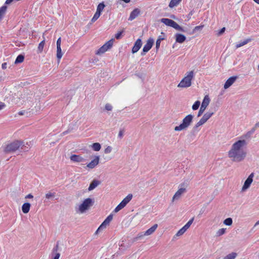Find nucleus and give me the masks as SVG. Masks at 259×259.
Segmentation results:
<instances>
[{
	"instance_id": "nucleus-1",
	"label": "nucleus",
	"mask_w": 259,
	"mask_h": 259,
	"mask_svg": "<svg viewBox=\"0 0 259 259\" xmlns=\"http://www.w3.org/2000/svg\"><path fill=\"white\" fill-rule=\"evenodd\" d=\"M247 142L244 140H239L234 143L228 152V157L234 162H240L244 159L246 156L245 150Z\"/></svg>"
},
{
	"instance_id": "nucleus-2",
	"label": "nucleus",
	"mask_w": 259,
	"mask_h": 259,
	"mask_svg": "<svg viewBox=\"0 0 259 259\" xmlns=\"http://www.w3.org/2000/svg\"><path fill=\"white\" fill-rule=\"evenodd\" d=\"M94 203V200L91 198L85 199L82 203L75 207V210L77 213H83L87 210H89Z\"/></svg>"
},
{
	"instance_id": "nucleus-3",
	"label": "nucleus",
	"mask_w": 259,
	"mask_h": 259,
	"mask_svg": "<svg viewBox=\"0 0 259 259\" xmlns=\"http://www.w3.org/2000/svg\"><path fill=\"white\" fill-rule=\"evenodd\" d=\"M21 148L25 151H27L28 147H26L23 144V142L19 141H15L8 145L5 148V151L6 153L13 152Z\"/></svg>"
},
{
	"instance_id": "nucleus-4",
	"label": "nucleus",
	"mask_w": 259,
	"mask_h": 259,
	"mask_svg": "<svg viewBox=\"0 0 259 259\" xmlns=\"http://www.w3.org/2000/svg\"><path fill=\"white\" fill-rule=\"evenodd\" d=\"M194 72L192 70L187 72L185 77L182 79L180 82L178 84V87L181 88H187L191 85L192 80L194 77Z\"/></svg>"
},
{
	"instance_id": "nucleus-5",
	"label": "nucleus",
	"mask_w": 259,
	"mask_h": 259,
	"mask_svg": "<svg viewBox=\"0 0 259 259\" xmlns=\"http://www.w3.org/2000/svg\"><path fill=\"white\" fill-rule=\"evenodd\" d=\"M193 115L192 114L187 115L182 121V123L179 126L175 127V131H181L187 129L191 124L193 119Z\"/></svg>"
},
{
	"instance_id": "nucleus-6",
	"label": "nucleus",
	"mask_w": 259,
	"mask_h": 259,
	"mask_svg": "<svg viewBox=\"0 0 259 259\" xmlns=\"http://www.w3.org/2000/svg\"><path fill=\"white\" fill-rule=\"evenodd\" d=\"M160 21L166 25L172 27L177 30L184 31L183 28L172 20L168 18H162L160 20Z\"/></svg>"
},
{
	"instance_id": "nucleus-7",
	"label": "nucleus",
	"mask_w": 259,
	"mask_h": 259,
	"mask_svg": "<svg viewBox=\"0 0 259 259\" xmlns=\"http://www.w3.org/2000/svg\"><path fill=\"white\" fill-rule=\"evenodd\" d=\"M114 39L112 38L109 41H107L104 45H103L101 48H100L97 51L96 54L101 55L104 54L108 50L110 49L113 44Z\"/></svg>"
},
{
	"instance_id": "nucleus-8",
	"label": "nucleus",
	"mask_w": 259,
	"mask_h": 259,
	"mask_svg": "<svg viewBox=\"0 0 259 259\" xmlns=\"http://www.w3.org/2000/svg\"><path fill=\"white\" fill-rule=\"evenodd\" d=\"M180 186V188L176 192L172 197V201H174L175 200H178L181 197V195L186 192L188 184L187 183H183L181 184Z\"/></svg>"
},
{
	"instance_id": "nucleus-9",
	"label": "nucleus",
	"mask_w": 259,
	"mask_h": 259,
	"mask_svg": "<svg viewBox=\"0 0 259 259\" xmlns=\"http://www.w3.org/2000/svg\"><path fill=\"white\" fill-rule=\"evenodd\" d=\"M210 102V99L208 95H205L203 100L200 109L198 111L197 116H200L204 112Z\"/></svg>"
},
{
	"instance_id": "nucleus-10",
	"label": "nucleus",
	"mask_w": 259,
	"mask_h": 259,
	"mask_svg": "<svg viewBox=\"0 0 259 259\" xmlns=\"http://www.w3.org/2000/svg\"><path fill=\"white\" fill-rule=\"evenodd\" d=\"M254 173L252 172L248 177L247 179L245 180L243 186L242 187L241 191L242 192L246 191L250 187L251 183L253 182V178H254Z\"/></svg>"
},
{
	"instance_id": "nucleus-11",
	"label": "nucleus",
	"mask_w": 259,
	"mask_h": 259,
	"mask_svg": "<svg viewBox=\"0 0 259 259\" xmlns=\"http://www.w3.org/2000/svg\"><path fill=\"white\" fill-rule=\"evenodd\" d=\"M154 43L153 38H150L147 41L146 44L144 45L143 48V51L141 53L142 55H144L147 52H148L152 48Z\"/></svg>"
},
{
	"instance_id": "nucleus-12",
	"label": "nucleus",
	"mask_w": 259,
	"mask_h": 259,
	"mask_svg": "<svg viewBox=\"0 0 259 259\" xmlns=\"http://www.w3.org/2000/svg\"><path fill=\"white\" fill-rule=\"evenodd\" d=\"M112 219H113L112 214H110L109 215H108L107 217V218L104 220V221L102 223V224L98 228L96 232L100 231L104 229L105 228H106L107 226H108L109 225V224L112 220Z\"/></svg>"
},
{
	"instance_id": "nucleus-13",
	"label": "nucleus",
	"mask_w": 259,
	"mask_h": 259,
	"mask_svg": "<svg viewBox=\"0 0 259 259\" xmlns=\"http://www.w3.org/2000/svg\"><path fill=\"white\" fill-rule=\"evenodd\" d=\"M100 156H96L93 160L87 165V167L90 169L95 168L99 163Z\"/></svg>"
},
{
	"instance_id": "nucleus-14",
	"label": "nucleus",
	"mask_w": 259,
	"mask_h": 259,
	"mask_svg": "<svg viewBox=\"0 0 259 259\" xmlns=\"http://www.w3.org/2000/svg\"><path fill=\"white\" fill-rule=\"evenodd\" d=\"M254 133V128H251L249 131L247 132L246 134L243 135L240 140H244L248 143L251 135Z\"/></svg>"
},
{
	"instance_id": "nucleus-15",
	"label": "nucleus",
	"mask_w": 259,
	"mask_h": 259,
	"mask_svg": "<svg viewBox=\"0 0 259 259\" xmlns=\"http://www.w3.org/2000/svg\"><path fill=\"white\" fill-rule=\"evenodd\" d=\"M237 77V76H232L229 78L226 82L225 83L224 88L225 89L229 88L231 85L233 84V83L235 81Z\"/></svg>"
},
{
	"instance_id": "nucleus-16",
	"label": "nucleus",
	"mask_w": 259,
	"mask_h": 259,
	"mask_svg": "<svg viewBox=\"0 0 259 259\" xmlns=\"http://www.w3.org/2000/svg\"><path fill=\"white\" fill-rule=\"evenodd\" d=\"M142 40L140 38H138L135 42L134 46L132 49L133 53L137 52L142 46Z\"/></svg>"
},
{
	"instance_id": "nucleus-17",
	"label": "nucleus",
	"mask_w": 259,
	"mask_h": 259,
	"mask_svg": "<svg viewBox=\"0 0 259 259\" xmlns=\"http://www.w3.org/2000/svg\"><path fill=\"white\" fill-rule=\"evenodd\" d=\"M140 10L138 8L135 9L130 14L128 20L132 21L136 18L140 14Z\"/></svg>"
},
{
	"instance_id": "nucleus-18",
	"label": "nucleus",
	"mask_w": 259,
	"mask_h": 259,
	"mask_svg": "<svg viewBox=\"0 0 259 259\" xmlns=\"http://www.w3.org/2000/svg\"><path fill=\"white\" fill-rule=\"evenodd\" d=\"M70 158L73 162H81L84 161V159L79 155L72 154Z\"/></svg>"
},
{
	"instance_id": "nucleus-19",
	"label": "nucleus",
	"mask_w": 259,
	"mask_h": 259,
	"mask_svg": "<svg viewBox=\"0 0 259 259\" xmlns=\"http://www.w3.org/2000/svg\"><path fill=\"white\" fill-rule=\"evenodd\" d=\"M59 250V243H57L56 246L53 248L52 250V254H54V256L53 259H59L60 256V253L58 252Z\"/></svg>"
},
{
	"instance_id": "nucleus-20",
	"label": "nucleus",
	"mask_w": 259,
	"mask_h": 259,
	"mask_svg": "<svg viewBox=\"0 0 259 259\" xmlns=\"http://www.w3.org/2000/svg\"><path fill=\"white\" fill-rule=\"evenodd\" d=\"M175 36L176 42L179 43H183L186 39V37L184 35L180 33H177Z\"/></svg>"
},
{
	"instance_id": "nucleus-21",
	"label": "nucleus",
	"mask_w": 259,
	"mask_h": 259,
	"mask_svg": "<svg viewBox=\"0 0 259 259\" xmlns=\"http://www.w3.org/2000/svg\"><path fill=\"white\" fill-rule=\"evenodd\" d=\"M158 227L157 224H154L152 227L148 229L145 232L144 235L146 236H149L152 234L156 230Z\"/></svg>"
},
{
	"instance_id": "nucleus-22",
	"label": "nucleus",
	"mask_w": 259,
	"mask_h": 259,
	"mask_svg": "<svg viewBox=\"0 0 259 259\" xmlns=\"http://www.w3.org/2000/svg\"><path fill=\"white\" fill-rule=\"evenodd\" d=\"M100 183H101L100 181L97 180H94L90 184L89 187L88 188V190L89 191L93 190L96 187H97L99 185H100Z\"/></svg>"
},
{
	"instance_id": "nucleus-23",
	"label": "nucleus",
	"mask_w": 259,
	"mask_h": 259,
	"mask_svg": "<svg viewBox=\"0 0 259 259\" xmlns=\"http://www.w3.org/2000/svg\"><path fill=\"white\" fill-rule=\"evenodd\" d=\"M30 204L28 202L24 203L22 206V210L24 213H27L30 208Z\"/></svg>"
},
{
	"instance_id": "nucleus-24",
	"label": "nucleus",
	"mask_w": 259,
	"mask_h": 259,
	"mask_svg": "<svg viewBox=\"0 0 259 259\" xmlns=\"http://www.w3.org/2000/svg\"><path fill=\"white\" fill-rule=\"evenodd\" d=\"M133 198V195L132 194H129L126 197H125L121 202V203L124 206L126 205L132 200Z\"/></svg>"
},
{
	"instance_id": "nucleus-25",
	"label": "nucleus",
	"mask_w": 259,
	"mask_h": 259,
	"mask_svg": "<svg viewBox=\"0 0 259 259\" xmlns=\"http://www.w3.org/2000/svg\"><path fill=\"white\" fill-rule=\"evenodd\" d=\"M213 114V112H207L203 115L201 118L206 122Z\"/></svg>"
},
{
	"instance_id": "nucleus-26",
	"label": "nucleus",
	"mask_w": 259,
	"mask_h": 259,
	"mask_svg": "<svg viewBox=\"0 0 259 259\" xmlns=\"http://www.w3.org/2000/svg\"><path fill=\"white\" fill-rule=\"evenodd\" d=\"M182 0H171L169 4V7L170 8H172L177 6H178Z\"/></svg>"
},
{
	"instance_id": "nucleus-27",
	"label": "nucleus",
	"mask_w": 259,
	"mask_h": 259,
	"mask_svg": "<svg viewBox=\"0 0 259 259\" xmlns=\"http://www.w3.org/2000/svg\"><path fill=\"white\" fill-rule=\"evenodd\" d=\"M105 7V5L104 2L101 3L98 5L96 11L101 14Z\"/></svg>"
},
{
	"instance_id": "nucleus-28",
	"label": "nucleus",
	"mask_w": 259,
	"mask_h": 259,
	"mask_svg": "<svg viewBox=\"0 0 259 259\" xmlns=\"http://www.w3.org/2000/svg\"><path fill=\"white\" fill-rule=\"evenodd\" d=\"M7 7L6 6H3L0 8V20L4 16L7 11Z\"/></svg>"
},
{
	"instance_id": "nucleus-29",
	"label": "nucleus",
	"mask_w": 259,
	"mask_h": 259,
	"mask_svg": "<svg viewBox=\"0 0 259 259\" xmlns=\"http://www.w3.org/2000/svg\"><path fill=\"white\" fill-rule=\"evenodd\" d=\"M237 255V253L232 252L225 256L223 259H235Z\"/></svg>"
},
{
	"instance_id": "nucleus-30",
	"label": "nucleus",
	"mask_w": 259,
	"mask_h": 259,
	"mask_svg": "<svg viewBox=\"0 0 259 259\" xmlns=\"http://www.w3.org/2000/svg\"><path fill=\"white\" fill-rule=\"evenodd\" d=\"M93 149L95 151H99L101 149V146L100 143H95L92 145Z\"/></svg>"
},
{
	"instance_id": "nucleus-31",
	"label": "nucleus",
	"mask_w": 259,
	"mask_h": 259,
	"mask_svg": "<svg viewBox=\"0 0 259 259\" xmlns=\"http://www.w3.org/2000/svg\"><path fill=\"white\" fill-rule=\"evenodd\" d=\"M24 59V57L22 55H19L17 56L16 59L15 61V64L21 63Z\"/></svg>"
},
{
	"instance_id": "nucleus-32",
	"label": "nucleus",
	"mask_w": 259,
	"mask_h": 259,
	"mask_svg": "<svg viewBox=\"0 0 259 259\" xmlns=\"http://www.w3.org/2000/svg\"><path fill=\"white\" fill-rule=\"evenodd\" d=\"M62 55L61 47H57V57L58 60L61 58Z\"/></svg>"
},
{
	"instance_id": "nucleus-33",
	"label": "nucleus",
	"mask_w": 259,
	"mask_h": 259,
	"mask_svg": "<svg viewBox=\"0 0 259 259\" xmlns=\"http://www.w3.org/2000/svg\"><path fill=\"white\" fill-rule=\"evenodd\" d=\"M55 196V193H52L51 192H49L46 194V199L49 200L52 198H54Z\"/></svg>"
},
{
	"instance_id": "nucleus-34",
	"label": "nucleus",
	"mask_w": 259,
	"mask_h": 259,
	"mask_svg": "<svg viewBox=\"0 0 259 259\" xmlns=\"http://www.w3.org/2000/svg\"><path fill=\"white\" fill-rule=\"evenodd\" d=\"M232 223L233 221L231 218H228L224 221V224L227 226L232 225Z\"/></svg>"
},
{
	"instance_id": "nucleus-35",
	"label": "nucleus",
	"mask_w": 259,
	"mask_h": 259,
	"mask_svg": "<svg viewBox=\"0 0 259 259\" xmlns=\"http://www.w3.org/2000/svg\"><path fill=\"white\" fill-rule=\"evenodd\" d=\"M194 220V218H192L191 219H190L188 222L184 226V227L187 230L189 227H190V226L191 225V224L193 223V221Z\"/></svg>"
},
{
	"instance_id": "nucleus-36",
	"label": "nucleus",
	"mask_w": 259,
	"mask_h": 259,
	"mask_svg": "<svg viewBox=\"0 0 259 259\" xmlns=\"http://www.w3.org/2000/svg\"><path fill=\"white\" fill-rule=\"evenodd\" d=\"M100 15H101V14L96 11L95 14H94L93 17L92 18L91 21L92 22H95L99 18Z\"/></svg>"
},
{
	"instance_id": "nucleus-37",
	"label": "nucleus",
	"mask_w": 259,
	"mask_h": 259,
	"mask_svg": "<svg viewBox=\"0 0 259 259\" xmlns=\"http://www.w3.org/2000/svg\"><path fill=\"white\" fill-rule=\"evenodd\" d=\"M187 230L183 227L180 230H179V231L177 233L176 235L177 236H180L182 235Z\"/></svg>"
},
{
	"instance_id": "nucleus-38",
	"label": "nucleus",
	"mask_w": 259,
	"mask_h": 259,
	"mask_svg": "<svg viewBox=\"0 0 259 259\" xmlns=\"http://www.w3.org/2000/svg\"><path fill=\"white\" fill-rule=\"evenodd\" d=\"M200 102L199 101H196L194 104L192 105V109L193 110H196L198 109L199 107L200 106Z\"/></svg>"
},
{
	"instance_id": "nucleus-39",
	"label": "nucleus",
	"mask_w": 259,
	"mask_h": 259,
	"mask_svg": "<svg viewBox=\"0 0 259 259\" xmlns=\"http://www.w3.org/2000/svg\"><path fill=\"white\" fill-rule=\"evenodd\" d=\"M124 207V206L120 202L115 208L114 211L115 212H117L121 209Z\"/></svg>"
},
{
	"instance_id": "nucleus-40",
	"label": "nucleus",
	"mask_w": 259,
	"mask_h": 259,
	"mask_svg": "<svg viewBox=\"0 0 259 259\" xmlns=\"http://www.w3.org/2000/svg\"><path fill=\"white\" fill-rule=\"evenodd\" d=\"M18 114L20 115H26V116H29L30 115V111H26V110H23V111H19L18 112Z\"/></svg>"
},
{
	"instance_id": "nucleus-41",
	"label": "nucleus",
	"mask_w": 259,
	"mask_h": 259,
	"mask_svg": "<svg viewBox=\"0 0 259 259\" xmlns=\"http://www.w3.org/2000/svg\"><path fill=\"white\" fill-rule=\"evenodd\" d=\"M226 232V229L224 228H222L219 229L216 233V235L217 236H220L224 234H225Z\"/></svg>"
},
{
	"instance_id": "nucleus-42",
	"label": "nucleus",
	"mask_w": 259,
	"mask_h": 259,
	"mask_svg": "<svg viewBox=\"0 0 259 259\" xmlns=\"http://www.w3.org/2000/svg\"><path fill=\"white\" fill-rule=\"evenodd\" d=\"M205 123V122L202 118H201L200 120L195 124L194 128H197L199 126L204 124Z\"/></svg>"
},
{
	"instance_id": "nucleus-43",
	"label": "nucleus",
	"mask_w": 259,
	"mask_h": 259,
	"mask_svg": "<svg viewBox=\"0 0 259 259\" xmlns=\"http://www.w3.org/2000/svg\"><path fill=\"white\" fill-rule=\"evenodd\" d=\"M205 123V122L202 118H201L200 120L195 124L194 128H197L199 126L204 124Z\"/></svg>"
},
{
	"instance_id": "nucleus-44",
	"label": "nucleus",
	"mask_w": 259,
	"mask_h": 259,
	"mask_svg": "<svg viewBox=\"0 0 259 259\" xmlns=\"http://www.w3.org/2000/svg\"><path fill=\"white\" fill-rule=\"evenodd\" d=\"M144 236H146L144 235V233H139L136 237L133 239V241H137L139 239L143 237Z\"/></svg>"
},
{
	"instance_id": "nucleus-45",
	"label": "nucleus",
	"mask_w": 259,
	"mask_h": 259,
	"mask_svg": "<svg viewBox=\"0 0 259 259\" xmlns=\"http://www.w3.org/2000/svg\"><path fill=\"white\" fill-rule=\"evenodd\" d=\"M44 45H45V40H43L39 43L38 47V49L39 51L41 52L42 51Z\"/></svg>"
},
{
	"instance_id": "nucleus-46",
	"label": "nucleus",
	"mask_w": 259,
	"mask_h": 259,
	"mask_svg": "<svg viewBox=\"0 0 259 259\" xmlns=\"http://www.w3.org/2000/svg\"><path fill=\"white\" fill-rule=\"evenodd\" d=\"M249 41V40L247 39V40H245L238 44H237L236 45V48H239V47H241L245 45H246V44H247Z\"/></svg>"
},
{
	"instance_id": "nucleus-47",
	"label": "nucleus",
	"mask_w": 259,
	"mask_h": 259,
	"mask_svg": "<svg viewBox=\"0 0 259 259\" xmlns=\"http://www.w3.org/2000/svg\"><path fill=\"white\" fill-rule=\"evenodd\" d=\"M112 148L111 146H108L104 150V153L105 154H109L112 151Z\"/></svg>"
},
{
	"instance_id": "nucleus-48",
	"label": "nucleus",
	"mask_w": 259,
	"mask_h": 259,
	"mask_svg": "<svg viewBox=\"0 0 259 259\" xmlns=\"http://www.w3.org/2000/svg\"><path fill=\"white\" fill-rule=\"evenodd\" d=\"M105 109L107 111H111L112 110V106L110 104H106L105 106Z\"/></svg>"
},
{
	"instance_id": "nucleus-49",
	"label": "nucleus",
	"mask_w": 259,
	"mask_h": 259,
	"mask_svg": "<svg viewBox=\"0 0 259 259\" xmlns=\"http://www.w3.org/2000/svg\"><path fill=\"white\" fill-rule=\"evenodd\" d=\"M164 38L162 39H157L156 41V48L157 50H158L159 48L160 43L162 40H163Z\"/></svg>"
},
{
	"instance_id": "nucleus-50",
	"label": "nucleus",
	"mask_w": 259,
	"mask_h": 259,
	"mask_svg": "<svg viewBox=\"0 0 259 259\" xmlns=\"http://www.w3.org/2000/svg\"><path fill=\"white\" fill-rule=\"evenodd\" d=\"M204 27V25H200V26H197L195 27V28L193 29V32H195L198 30H201Z\"/></svg>"
},
{
	"instance_id": "nucleus-51",
	"label": "nucleus",
	"mask_w": 259,
	"mask_h": 259,
	"mask_svg": "<svg viewBox=\"0 0 259 259\" xmlns=\"http://www.w3.org/2000/svg\"><path fill=\"white\" fill-rule=\"evenodd\" d=\"M123 32V31H119L118 32H117L116 34H115V38L117 39H119L121 38V34Z\"/></svg>"
},
{
	"instance_id": "nucleus-52",
	"label": "nucleus",
	"mask_w": 259,
	"mask_h": 259,
	"mask_svg": "<svg viewBox=\"0 0 259 259\" xmlns=\"http://www.w3.org/2000/svg\"><path fill=\"white\" fill-rule=\"evenodd\" d=\"M225 27H223L218 33V35L220 36L222 35L225 31Z\"/></svg>"
},
{
	"instance_id": "nucleus-53",
	"label": "nucleus",
	"mask_w": 259,
	"mask_h": 259,
	"mask_svg": "<svg viewBox=\"0 0 259 259\" xmlns=\"http://www.w3.org/2000/svg\"><path fill=\"white\" fill-rule=\"evenodd\" d=\"M61 37H59L57 40V47H61Z\"/></svg>"
},
{
	"instance_id": "nucleus-54",
	"label": "nucleus",
	"mask_w": 259,
	"mask_h": 259,
	"mask_svg": "<svg viewBox=\"0 0 259 259\" xmlns=\"http://www.w3.org/2000/svg\"><path fill=\"white\" fill-rule=\"evenodd\" d=\"M17 96H21L22 98H24L25 96L26 95L25 93L22 94L20 92H18L17 93Z\"/></svg>"
},
{
	"instance_id": "nucleus-55",
	"label": "nucleus",
	"mask_w": 259,
	"mask_h": 259,
	"mask_svg": "<svg viewBox=\"0 0 259 259\" xmlns=\"http://www.w3.org/2000/svg\"><path fill=\"white\" fill-rule=\"evenodd\" d=\"M123 131L122 130H120L118 133V137H119L120 138H122L123 137Z\"/></svg>"
},
{
	"instance_id": "nucleus-56",
	"label": "nucleus",
	"mask_w": 259,
	"mask_h": 259,
	"mask_svg": "<svg viewBox=\"0 0 259 259\" xmlns=\"http://www.w3.org/2000/svg\"><path fill=\"white\" fill-rule=\"evenodd\" d=\"M33 197V196L31 194H29L27 195L25 198L26 199H27V198H32Z\"/></svg>"
},
{
	"instance_id": "nucleus-57",
	"label": "nucleus",
	"mask_w": 259,
	"mask_h": 259,
	"mask_svg": "<svg viewBox=\"0 0 259 259\" xmlns=\"http://www.w3.org/2000/svg\"><path fill=\"white\" fill-rule=\"evenodd\" d=\"M259 127V122L256 123L255 125L254 126V127H253L252 128H254V131L256 130V128L257 127Z\"/></svg>"
},
{
	"instance_id": "nucleus-58",
	"label": "nucleus",
	"mask_w": 259,
	"mask_h": 259,
	"mask_svg": "<svg viewBox=\"0 0 259 259\" xmlns=\"http://www.w3.org/2000/svg\"><path fill=\"white\" fill-rule=\"evenodd\" d=\"M5 106V105L4 103L0 102V110L2 109Z\"/></svg>"
},
{
	"instance_id": "nucleus-59",
	"label": "nucleus",
	"mask_w": 259,
	"mask_h": 259,
	"mask_svg": "<svg viewBox=\"0 0 259 259\" xmlns=\"http://www.w3.org/2000/svg\"><path fill=\"white\" fill-rule=\"evenodd\" d=\"M258 225H259V220L256 222V223L254 225V227Z\"/></svg>"
},
{
	"instance_id": "nucleus-60",
	"label": "nucleus",
	"mask_w": 259,
	"mask_h": 259,
	"mask_svg": "<svg viewBox=\"0 0 259 259\" xmlns=\"http://www.w3.org/2000/svg\"><path fill=\"white\" fill-rule=\"evenodd\" d=\"M2 68L3 69H6L7 68V66H2Z\"/></svg>"
},
{
	"instance_id": "nucleus-61",
	"label": "nucleus",
	"mask_w": 259,
	"mask_h": 259,
	"mask_svg": "<svg viewBox=\"0 0 259 259\" xmlns=\"http://www.w3.org/2000/svg\"><path fill=\"white\" fill-rule=\"evenodd\" d=\"M254 2H255L257 4H259V0H253Z\"/></svg>"
},
{
	"instance_id": "nucleus-62",
	"label": "nucleus",
	"mask_w": 259,
	"mask_h": 259,
	"mask_svg": "<svg viewBox=\"0 0 259 259\" xmlns=\"http://www.w3.org/2000/svg\"><path fill=\"white\" fill-rule=\"evenodd\" d=\"M2 65H7V63H4L2 64Z\"/></svg>"
},
{
	"instance_id": "nucleus-63",
	"label": "nucleus",
	"mask_w": 259,
	"mask_h": 259,
	"mask_svg": "<svg viewBox=\"0 0 259 259\" xmlns=\"http://www.w3.org/2000/svg\"><path fill=\"white\" fill-rule=\"evenodd\" d=\"M162 38H163L159 37L158 39H162Z\"/></svg>"
},
{
	"instance_id": "nucleus-64",
	"label": "nucleus",
	"mask_w": 259,
	"mask_h": 259,
	"mask_svg": "<svg viewBox=\"0 0 259 259\" xmlns=\"http://www.w3.org/2000/svg\"><path fill=\"white\" fill-rule=\"evenodd\" d=\"M258 71H259V66H258Z\"/></svg>"
}]
</instances>
